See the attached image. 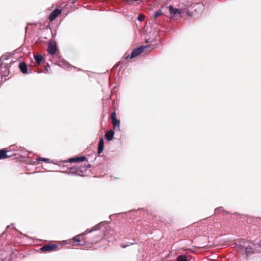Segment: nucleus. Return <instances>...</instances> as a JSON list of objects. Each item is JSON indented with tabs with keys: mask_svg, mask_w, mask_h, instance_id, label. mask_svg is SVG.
I'll use <instances>...</instances> for the list:
<instances>
[{
	"mask_svg": "<svg viewBox=\"0 0 261 261\" xmlns=\"http://www.w3.org/2000/svg\"><path fill=\"white\" fill-rule=\"evenodd\" d=\"M146 47L147 46H141L137 48L134 49L132 51L130 56L129 57V55H128L125 57V58L128 59V58H130V59H132L135 58L136 57L141 54Z\"/></svg>",
	"mask_w": 261,
	"mask_h": 261,
	"instance_id": "1",
	"label": "nucleus"
},
{
	"mask_svg": "<svg viewBox=\"0 0 261 261\" xmlns=\"http://www.w3.org/2000/svg\"><path fill=\"white\" fill-rule=\"evenodd\" d=\"M169 8L172 18H176L178 17L182 16V12L181 10L174 9L172 6H170Z\"/></svg>",
	"mask_w": 261,
	"mask_h": 261,
	"instance_id": "2",
	"label": "nucleus"
},
{
	"mask_svg": "<svg viewBox=\"0 0 261 261\" xmlns=\"http://www.w3.org/2000/svg\"><path fill=\"white\" fill-rule=\"evenodd\" d=\"M58 247V245L56 244H49L44 245L41 248V250L43 252L45 251H52L55 250Z\"/></svg>",
	"mask_w": 261,
	"mask_h": 261,
	"instance_id": "3",
	"label": "nucleus"
},
{
	"mask_svg": "<svg viewBox=\"0 0 261 261\" xmlns=\"http://www.w3.org/2000/svg\"><path fill=\"white\" fill-rule=\"evenodd\" d=\"M57 50V45L55 42H50L48 46L47 51L48 54L54 55Z\"/></svg>",
	"mask_w": 261,
	"mask_h": 261,
	"instance_id": "4",
	"label": "nucleus"
},
{
	"mask_svg": "<svg viewBox=\"0 0 261 261\" xmlns=\"http://www.w3.org/2000/svg\"><path fill=\"white\" fill-rule=\"evenodd\" d=\"M61 13V10L60 9H56L54 10L50 14L49 19L50 21H52L55 20Z\"/></svg>",
	"mask_w": 261,
	"mask_h": 261,
	"instance_id": "5",
	"label": "nucleus"
},
{
	"mask_svg": "<svg viewBox=\"0 0 261 261\" xmlns=\"http://www.w3.org/2000/svg\"><path fill=\"white\" fill-rule=\"evenodd\" d=\"M86 158L85 156H80V157H76V158H70L69 160V162L70 163H73V162H84L86 160Z\"/></svg>",
	"mask_w": 261,
	"mask_h": 261,
	"instance_id": "6",
	"label": "nucleus"
},
{
	"mask_svg": "<svg viewBox=\"0 0 261 261\" xmlns=\"http://www.w3.org/2000/svg\"><path fill=\"white\" fill-rule=\"evenodd\" d=\"M19 68L23 74L28 73V67L24 62H20L19 64Z\"/></svg>",
	"mask_w": 261,
	"mask_h": 261,
	"instance_id": "7",
	"label": "nucleus"
},
{
	"mask_svg": "<svg viewBox=\"0 0 261 261\" xmlns=\"http://www.w3.org/2000/svg\"><path fill=\"white\" fill-rule=\"evenodd\" d=\"M103 148L104 141L103 139H100L98 143L97 153L99 154H100L102 152Z\"/></svg>",
	"mask_w": 261,
	"mask_h": 261,
	"instance_id": "8",
	"label": "nucleus"
},
{
	"mask_svg": "<svg viewBox=\"0 0 261 261\" xmlns=\"http://www.w3.org/2000/svg\"><path fill=\"white\" fill-rule=\"evenodd\" d=\"M99 225L97 224L94 226H93L91 229H87L85 231H84L83 233L81 234V235L84 236L88 234V233H90L93 231H96L99 229Z\"/></svg>",
	"mask_w": 261,
	"mask_h": 261,
	"instance_id": "9",
	"label": "nucleus"
},
{
	"mask_svg": "<svg viewBox=\"0 0 261 261\" xmlns=\"http://www.w3.org/2000/svg\"><path fill=\"white\" fill-rule=\"evenodd\" d=\"M114 134L115 133L113 130H110L106 133L105 137L108 140V141H111L114 137Z\"/></svg>",
	"mask_w": 261,
	"mask_h": 261,
	"instance_id": "10",
	"label": "nucleus"
},
{
	"mask_svg": "<svg viewBox=\"0 0 261 261\" xmlns=\"http://www.w3.org/2000/svg\"><path fill=\"white\" fill-rule=\"evenodd\" d=\"M114 128L116 130H120V121L118 119H114L112 121Z\"/></svg>",
	"mask_w": 261,
	"mask_h": 261,
	"instance_id": "11",
	"label": "nucleus"
},
{
	"mask_svg": "<svg viewBox=\"0 0 261 261\" xmlns=\"http://www.w3.org/2000/svg\"><path fill=\"white\" fill-rule=\"evenodd\" d=\"M7 150L4 149L0 150V160L6 159L10 156L7 154Z\"/></svg>",
	"mask_w": 261,
	"mask_h": 261,
	"instance_id": "12",
	"label": "nucleus"
},
{
	"mask_svg": "<svg viewBox=\"0 0 261 261\" xmlns=\"http://www.w3.org/2000/svg\"><path fill=\"white\" fill-rule=\"evenodd\" d=\"M58 65L59 66L64 68H68L69 66L68 63L63 59L60 60V61L59 62Z\"/></svg>",
	"mask_w": 261,
	"mask_h": 261,
	"instance_id": "13",
	"label": "nucleus"
},
{
	"mask_svg": "<svg viewBox=\"0 0 261 261\" xmlns=\"http://www.w3.org/2000/svg\"><path fill=\"white\" fill-rule=\"evenodd\" d=\"M177 261H189V257L186 255H181L177 257Z\"/></svg>",
	"mask_w": 261,
	"mask_h": 261,
	"instance_id": "14",
	"label": "nucleus"
},
{
	"mask_svg": "<svg viewBox=\"0 0 261 261\" xmlns=\"http://www.w3.org/2000/svg\"><path fill=\"white\" fill-rule=\"evenodd\" d=\"M245 253L246 255H249L253 253V248L250 246H247L245 248Z\"/></svg>",
	"mask_w": 261,
	"mask_h": 261,
	"instance_id": "15",
	"label": "nucleus"
},
{
	"mask_svg": "<svg viewBox=\"0 0 261 261\" xmlns=\"http://www.w3.org/2000/svg\"><path fill=\"white\" fill-rule=\"evenodd\" d=\"M34 58H35V61L36 62V63L39 65L42 60V57L41 55H36V56H34Z\"/></svg>",
	"mask_w": 261,
	"mask_h": 261,
	"instance_id": "16",
	"label": "nucleus"
},
{
	"mask_svg": "<svg viewBox=\"0 0 261 261\" xmlns=\"http://www.w3.org/2000/svg\"><path fill=\"white\" fill-rule=\"evenodd\" d=\"M162 14V12L161 10L159 9L155 12V13L154 14V18H156L159 16H161Z\"/></svg>",
	"mask_w": 261,
	"mask_h": 261,
	"instance_id": "17",
	"label": "nucleus"
},
{
	"mask_svg": "<svg viewBox=\"0 0 261 261\" xmlns=\"http://www.w3.org/2000/svg\"><path fill=\"white\" fill-rule=\"evenodd\" d=\"M49 159H46V158H39L38 159H37V161H44V162H49Z\"/></svg>",
	"mask_w": 261,
	"mask_h": 261,
	"instance_id": "18",
	"label": "nucleus"
},
{
	"mask_svg": "<svg viewBox=\"0 0 261 261\" xmlns=\"http://www.w3.org/2000/svg\"><path fill=\"white\" fill-rule=\"evenodd\" d=\"M111 118L112 121L114 120V119H117L116 118V114L115 112H113L111 114Z\"/></svg>",
	"mask_w": 261,
	"mask_h": 261,
	"instance_id": "19",
	"label": "nucleus"
},
{
	"mask_svg": "<svg viewBox=\"0 0 261 261\" xmlns=\"http://www.w3.org/2000/svg\"><path fill=\"white\" fill-rule=\"evenodd\" d=\"M144 19V16L143 15H139L138 17V19L140 20V21H142L143 19Z\"/></svg>",
	"mask_w": 261,
	"mask_h": 261,
	"instance_id": "20",
	"label": "nucleus"
},
{
	"mask_svg": "<svg viewBox=\"0 0 261 261\" xmlns=\"http://www.w3.org/2000/svg\"><path fill=\"white\" fill-rule=\"evenodd\" d=\"M133 244H134V243H129V244H127V245H123V244H122L121 245V247H122V248H125V247H126L127 246H130V245H133Z\"/></svg>",
	"mask_w": 261,
	"mask_h": 261,
	"instance_id": "21",
	"label": "nucleus"
},
{
	"mask_svg": "<svg viewBox=\"0 0 261 261\" xmlns=\"http://www.w3.org/2000/svg\"><path fill=\"white\" fill-rule=\"evenodd\" d=\"M73 240L74 241H75V242H80V239L77 238V237H75L73 238Z\"/></svg>",
	"mask_w": 261,
	"mask_h": 261,
	"instance_id": "22",
	"label": "nucleus"
},
{
	"mask_svg": "<svg viewBox=\"0 0 261 261\" xmlns=\"http://www.w3.org/2000/svg\"><path fill=\"white\" fill-rule=\"evenodd\" d=\"M72 2L74 3L76 0H71Z\"/></svg>",
	"mask_w": 261,
	"mask_h": 261,
	"instance_id": "23",
	"label": "nucleus"
},
{
	"mask_svg": "<svg viewBox=\"0 0 261 261\" xmlns=\"http://www.w3.org/2000/svg\"><path fill=\"white\" fill-rule=\"evenodd\" d=\"M260 242H261V240H260Z\"/></svg>",
	"mask_w": 261,
	"mask_h": 261,
	"instance_id": "24",
	"label": "nucleus"
}]
</instances>
